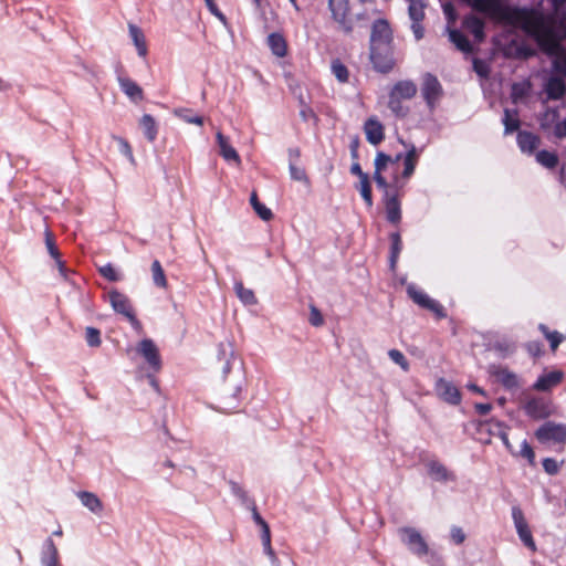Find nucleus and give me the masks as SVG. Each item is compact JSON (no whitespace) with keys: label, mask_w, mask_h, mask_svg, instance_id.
<instances>
[{"label":"nucleus","mask_w":566,"mask_h":566,"mask_svg":"<svg viewBox=\"0 0 566 566\" xmlns=\"http://www.w3.org/2000/svg\"><path fill=\"white\" fill-rule=\"evenodd\" d=\"M218 358L224 359L222 367L223 379L227 385V394L221 399L219 410L222 412L233 411L240 403V395L245 384L243 363L237 359L230 343H221L218 346Z\"/></svg>","instance_id":"1"},{"label":"nucleus","mask_w":566,"mask_h":566,"mask_svg":"<svg viewBox=\"0 0 566 566\" xmlns=\"http://www.w3.org/2000/svg\"><path fill=\"white\" fill-rule=\"evenodd\" d=\"M467 2L473 10L499 21L513 22L517 14L514 9L504 4L502 0H467Z\"/></svg>","instance_id":"2"},{"label":"nucleus","mask_w":566,"mask_h":566,"mask_svg":"<svg viewBox=\"0 0 566 566\" xmlns=\"http://www.w3.org/2000/svg\"><path fill=\"white\" fill-rule=\"evenodd\" d=\"M502 124L504 125V135L517 133L516 142L520 150L531 156V132L521 130V119L516 109L504 108Z\"/></svg>","instance_id":"3"},{"label":"nucleus","mask_w":566,"mask_h":566,"mask_svg":"<svg viewBox=\"0 0 566 566\" xmlns=\"http://www.w3.org/2000/svg\"><path fill=\"white\" fill-rule=\"evenodd\" d=\"M472 424L475 428L476 440H479L480 442L488 444L491 442L492 437H499L504 443V446L509 450H512L506 432V427L503 424V422L494 419H489L473 421Z\"/></svg>","instance_id":"4"},{"label":"nucleus","mask_w":566,"mask_h":566,"mask_svg":"<svg viewBox=\"0 0 566 566\" xmlns=\"http://www.w3.org/2000/svg\"><path fill=\"white\" fill-rule=\"evenodd\" d=\"M369 60L376 72L387 74L395 67L394 43L369 45Z\"/></svg>","instance_id":"5"},{"label":"nucleus","mask_w":566,"mask_h":566,"mask_svg":"<svg viewBox=\"0 0 566 566\" xmlns=\"http://www.w3.org/2000/svg\"><path fill=\"white\" fill-rule=\"evenodd\" d=\"M538 442L546 446H564L566 443V427L562 423L546 421L534 432Z\"/></svg>","instance_id":"6"},{"label":"nucleus","mask_w":566,"mask_h":566,"mask_svg":"<svg viewBox=\"0 0 566 566\" xmlns=\"http://www.w3.org/2000/svg\"><path fill=\"white\" fill-rule=\"evenodd\" d=\"M406 292L408 296L419 307L432 312L437 318L441 319L447 317L444 307L434 298H431L426 292L419 290L413 283L407 285Z\"/></svg>","instance_id":"7"},{"label":"nucleus","mask_w":566,"mask_h":566,"mask_svg":"<svg viewBox=\"0 0 566 566\" xmlns=\"http://www.w3.org/2000/svg\"><path fill=\"white\" fill-rule=\"evenodd\" d=\"M328 9L338 28L345 34H350L354 30V21L349 15L348 0H328Z\"/></svg>","instance_id":"8"},{"label":"nucleus","mask_w":566,"mask_h":566,"mask_svg":"<svg viewBox=\"0 0 566 566\" xmlns=\"http://www.w3.org/2000/svg\"><path fill=\"white\" fill-rule=\"evenodd\" d=\"M421 95L430 111L434 109L443 95V88L438 77L432 73H424L421 83Z\"/></svg>","instance_id":"9"},{"label":"nucleus","mask_w":566,"mask_h":566,"mask_svg":"<svg viewBox=\"0 0 566 566\" xmlns=\"http://www.w3.org/2000/svg\"><path fill=\"white\" fill-rule=\"evenodd\" d=\"M399 534L402 543L412 554L419 557L429 554V547L419 531L413 527L406 526L399 530Z\"/></svg>","instance_id":"10"},{"label":"nucleus","mask_w":566,"mask_h":566,"mask_svg":"<svg viewBox=\"0 0 566 566\" xmlns=\"http://www.w3.org/2000/svg\"><path fill=\"white\" fill-rule=\"evenodd\" d=\"M109 303L112 305V308L116 313L124 315L133 326H139V321L137 319L133 311L130 301L125 294L116 290L112 291L109 293Z\"/></svg>","instance_id":"11"},{"label":"nucleus","mask_w":566,"mask_h":566,"mask_svg":"<svg viewBox=\"0 0 566 566\" xmlns=\"http://www.w3.org/2000/svg\"><path fill=\"white\" fill-rule=\"evenodd\" d=\"M394 34L386 19H376L371 24L369 45L392 44Z\"/></svg>","instance_id":"12"},{"label":"nucleus","mask_w":566,"mask_h":566,"mask_svg":"<svg viewBox=\"0 0 566 566\" xmlns=\"http://www.w3.org/2000/svg\"><path fill=\"white\" fill-rule=\"evenodd\" d=\"M564 379V373L560 369L544 368L533 384V390L548 392L558 386Z\"/></svg>","instance_id":"13"},{"label":"nucleus","mask_w":566,"mask_h":566,"mask_svg":"<svg viewBox=\"0 0 566 566\" xmlns=\"http://www.w3.org/2000/svg\"><path fill=\"white\" fill-rule=\"evenodd\" d=\"M386 220L391 224H399L401 221V202L398 191L382 193Z\"/></svg>","instance_id":"14"},{"label":"nucleus","mask_w":566,"mask_h":566,"mask_svg":"<svg viewBox=\"0 0 566 566\" xmlns=\"http://www.w3.org/2000/svg\"><path fill=\"white\" fill-rule=\"evenodd\" d=\"M434 390L438 397L449 405L457 406L461 402L460 390L453 385V382L444 378L437 379Z\"/></svg>","instance_id":"15"},{"label":"nucleus","mask_w":566,"mask_h":566,"mask_svg":"<svg viewBox=\"0 0 566 566\" xmlns=\"http://www.w3.org/2000/svg\"><path fill=\"white\" fill-rule=\"evenodd\" d=\"M564 35L566 38V21L563 24ZM546 50L549 54L554 55L555 69L566 74V49L562 42L555 38H552L546 43Z\"/></svg>","instance_id":"16"},{"label":"nucleus","mask_w":566,"mask_h":566,"mask_svg":"<svg viewBox=\"0 0 566 566\" xmlns=\"http://www.w3.org/2000/svg\"><path fill=\"white\" fill-rule=\"evenodd\" d=\"M137 352L145 358L147 364L155 370H159L161 367V359L159 356L158 348L153 339H143L137 348Z\"/></svg>","instance_id":"17"},{"label":"nucleus","mask_w":566,"mask_h":566,"mask_svg":"<svg viewBox=\"0 0 566 566\" xmlns=\"http://www.w3.org/2000/svg\"><path fill=\"white\" fill-rule=\"evenodd\" d=\"M512 518L518 537L526 547L531 548V531L520 506H512Z\"/></svg>","instance_id":"18"},{"label":"nucleus","mask_w":566,"mask_h":566,"mask_svg":"<svg viewBox=\"0 0 566 566\" xmlns=\"http://www.w3.org/2000/svg\"><path fill=\"white\" fill-rule=\"evenodd\" d=\"M429 476L436 482L447 483L455 481L453 472L449 471L447 467L438 460H430L426 463Z\"/></svg>","instance_id":"19"},{"label":"nucleus","mask_w":566,"mask_h":566,"mask_svg":"<svg viewBox=\"0 0 566 566\" xmlns=\"http://www.w3.org/2000/svg\"><path fill=\"white\" fill-rule=\"evenodd\" d=\"M117 82L122 90V92L133 102L138 103L144 98V92L142 87L132 78L127 76H123L120 74L117 75Z\"/></svg>","instance_id":"20"},{"label":"nucleus","mask_w":566,"mask_h":566,"mask_svg":"<svg viewBox=\"0 0 566 566\" xmlns=\"http://www.w3.org/2000/svg\"><path fill=\"white\" fill-rule=\"evenodd\" d=\"M462 28L473 35L476 43L483 42L485 38V23L481 18L474 14L467 15L462 21Z\"/></svg>","instance_id":"21"},{"label":"nucleus","mask_w":566,"mask_h":566,"mask_svg":"<svg viewBox=\"0 0 566 566\" xmlns=\"http://www.w3.org/2000/svg\"><path fill=\"white\" fill-rule=\"evenodd\" d=\"M364 130L366 134V139L374 146L380 144L385 138L384 126L375 117H370L365 122Z\"/></svg>","instance_id":"22"},{"label":"nucleus","mask_w":566,"mask_h":566,"mask_svg":"<svg viewBox=\"0 0 566 566\" xmlns=\"http://www.w3.org/2000/svg\"><path fill=\"white\" fill-rule=\"evenodd\" d=\"M59 551L52 537H48L41 548L40 562L42 566H59Z\"/></svg>","instance_id":"23"},{"label":"nucleus","mask_w":566,"mask_h":566,"mask_svg":"<svg viewBox=\"0 0 566 566\" xmlns=\"http://www.w3.org/2000/svg\"><path fill=\"white\" fill-rule=\"evenodd\" d=\"M417 94V85L411 80H401L394 84L388 95L399 99H411Z\"/></svg>","instance_id":"24"},{"label":"nucleus","mask_w":566,"mask_h":566,"mask_svg":"<svg viewBox=\"0 0 566 566\" xmlns=\"http://www.w3.org/2000/svg\"><path fill=\"white\" fill-rule=\"evenodd\" d=\"M446 31L448 32L449 41L459 51L465 54L473 52V45L463 32L458 29H451L449 25H447Z\"/></svg>","instance_id":"25"},{"label":"nucleus","mask_w":566,"mask_h":566,"mask_svg":"<svg viewBox=\"0 0 566 566\" xmlns=\"http://www.w3.org/2000/svg\"><path fill=\"white\" fill-rule=\"evenodd\" d=\"M492 375L505 389L513 390L518 388L520 382L517 375L510 371L507 368L501 366L495 367Z\"/></svg>","instance_id":"26"},{"label":"nucleus","mask_w":566,"mask_h":566,"mask_svg":"<svg viewBox=\"0 0 566 566\" xmlns=\"http://www.w3.org/2000/svg\"><path fill=\"white\" fill-rule=\"evenodd\" d=\"M217 144L220 149V155L227 161H235L240 163V156L238 151L229 144L228 138L221 133L218 132L216 135Z\"/></svg>","instance_id":"27"},{"label":"nucleus","mask_w":566,"mask_h":566,"mask_svg":"<svg viewBox=\"0 0 566 566\" xmlns=\"http://www.w3.org/2000/svg\"><path fill=\"white\" fill-rule=\"evenodd\" d=\"M390 239V251H389V270L391 272L396 271L398 259L400 255V252L402 250V241L399 232H392L389 235Z\"/></svg>","instance_id":"28"},{"label":"nucleus","mask_w":566,"mask_h":566,"mask_svg":"<svg viewBox=\"0 0 566 566\" xmlns=\"http://www.w3.org/2000/svg\"><path fill=\"white\" fill-rule=\"evenodd\" d=\"M268 45L273 55L284 57L287 53V43L284 36L279 32L270 33L268 36Z\"/></svg>","instance_id":"29"},{"label":"nucleus","mask_w":566,"mask_h":566,"mask_svg":"<svg viewBox=\"0 0 566 566\" xmlns=\"http://www.w3.org/2000/svg\"><path fill=\"white\" fill-rule=\"evenodd\" d=\"M45 245H46L49 254L51 255L52 259H54L60 274L63 277H66L67 269L65 266V263L61 259V254L59 252L57 247L55 245V242H54L50 231L45 232Z\"/></svg>","instance_id":"30"},{"label":"nucleus","mask_w":566,"mask_h":566,"mask_svg":"<svg viewBox=\"0 0 566 566\" xmlns=\"http://www.w3.org/2000/svg\"><path fill=\"white\" fill-rule=\"evenodd\" d=\"M77 497L80 499L83 506H85L88 511L94 514H101L103 511V503L98 499V496L88 491H80L77 493Z\"/></svg>","instance_id":"31"},{"label":"nucleus","mask_w":566,"mask_h":566,"mask_svg":"<svg viewBox=\"0 0 566 566\" xmlns=\"http://www.w3.org/2000/svg\"><path fill=\"white\" fill-rule=\"evenodd\" d=\"M128 32L134 45L136 46L138 55L140 57H145L147 55V45L142 29L133 23H129Z\"/></svg>","instance_id":"32"},{"label":"nucleus","mask_w":566,"mask_h":566,"mask_svg":"<svg viewBox=\"0 0 566 566\" xmlns=\"http://www.w3.org/2000/svg\"><path fill=\"white\" fill-rule=\"evenodd\" d=\"M144 136L150 143L155 142L158 134V127L155 118L150 114H144L139 120Z\"/></svg>","instance_id":"33"},{"label":"nucleus","mask_w":566,"mask_h":566,"mask_svg":"<svg viewBox=\"0 0 566 566\" xmlns=\"http://www.w3.org/2000/svg\"><path fill=\"white\" fill-rule=\"evenodd\" d=\"M230 491L233 496H235L241 505H243L245 509L249 506H253L255 503L253 499H251L248 494V492L241 486L238 482L230 480L229 481Z\"/></svg>","instance_id":"34"},{"label":"nucleus","mask_w":566,"mask_h":566,"mask_svg":"<svg viewBox=\"0 0 566 566\" xmlns=\"http://www.w3.org/2000/svg\"><path fill=\"white\" fill-rule=\"evenodd\" d=\"M531 91V76L525 78L522 83H513L511 88V98L514 104H517Z\"/></svg>","instance_id":"35"},{"label":"nucleus","mask_w":566,"mask_h":566,"mask_svg":"<svg viewBox=\"0 0 566 566\" xmlns=\"http://www.w3.org/2000/svg\"><path fill=\"white\" fill-rule=\"evenodd\" d=\"M538 329L543 334V336L548 340L552 353H555L557 350L559 344L564 339L563 334H560L557 331H551L544 324H539Z\"/></svg>","instance_id":"36"},{"label":"nucleus","mask_w":566,"mask_h":566,"mask_svg":"<svg viewBox=\"0 0 566 566\" xmlns=\"http://www.w3.org/2000/svg\"><path fill=\"white\" fill-rule=\"evenodd\" d=\"M234 292L244 305H255L258 300L252 290L244 287L242 282H234Z\"/></svg>","instance_id":"37"},{"label":"nucleus","mask_w":566,"mask_h":566,"mask_svg":"<svg viewBox=\"0 0 566 566\" xmlns=\"http://www.w3.org/2000/svg\"><path fill=\"white\" fill-rule=\"evenodd\" d=\"M552 412L553 407L548 399H536L533 397V418H545Z\"/></svg>","instance_id":"38"},{"label":"nucleus","mask_w":566,"mask_h":566,"mask_svg":"<svg viewBox=\"0 0 566 566\" xmlns=\"http://www.w3.org/2000/svg\"><path fill=\"white\" fill-rule=\"evenodd\" d=\"M424 0H408V14L411 21H422L424 19Z\"/></svg>","instance_id":"39"},{"label":"nucleus","mask_w":566,"mask_h":566,"mask_svg":"<svg viewBox=\"0 0 566 566\" xmlns=\"http://www.w3.org/2000/svg\"><path fill=\"white\" fill-rule=\"evenodd\" d=\"M250 203H251L253 210L255 211V213L262 220L269 221L273 217V213H272L271 209H269L265 205L260 202L256 192H252L251 193V196H250Z\"/></svg>","instance_id":"40"},{"label":"nucleus","mask_w":566,"mask_h":566,"mask_svg":"<svg viewBox=\"0 0 566 566\" xmlns=\"http://www.w3.org/2000/svg\"><path fill=\"white\" fill-rule=\"evenodd\" d=\"M388 108L398 118H405L409 108L402 105V99L388 95Z\"/></svg>","instance_id":"41"},{"label":"nucleus","mask_w":566,"mask_h":566,"mask_svg":"<svg viewBox=\"0 0 566 566\" xmlns=\"http://www.w3.org/2000/svg\"><path fill=\"white\" fill-rule=\"evenodd\" d=\"M151 274H153V282L158 287H166L167 286V280L164 272V269L158 260H155L151 263Z\"/></svg>","instance_id":"42"},{"label":"nucleus","mask_w":566,"mask_h":566,"mask_svg":"<svg viewBox=\"0 0 566 566\" xmlns=\"http://www.w3.org/2000/svg\"><path fill=\"white\" fill-rule=\"evenodd\" d=\"M175 115L188 124H195L198 126H201L203 124V117L199 115H192L191 111L188 108L175 109Z\"/></svg>","instance_id":"43"},{"label":"nucleus","mask_w":566,"mask_h":566,"mask_svg":"<svg viewBox=\"0 0 566 566\" xmlns=\"http://www.w3.org/2000/svg\"><path fill=\"white\" fill-rule=\"evenodd\" d=\"M358 190H359L360 196L364 199L366 206L368 208H371L374 205V200H373V192H371L369 177H365L361 180H359Z\"/></svg>","instance_id":"44"},{"label":"nucleus","mask_w":566,"mask_h":566,"mask_svg":"<svg viewBox=\"0 0 566 566\" xmlns=\"http://www.w3.org/2000/svg\"><path fill=\"white\" fill-rule=\"evenodd\" d=\"M536 161L543 167L552 169L557 165L558 158L554 153L542 150L536 154Z\"/></svg>","instance_id":"45"},{"label":"nucleus","mask_w":566,"mask_h":566,"mask_svg":"<svg viewBox=\"0 0 566 566\" xmlns=\"http://www.w3.org/2000/svg\"><path fill=\"white\" fill-rule=\"evenodd\" d=\"M546 91L549 97L558 98L563 95L565 91V85L562 80L553 77L548 81L546 85Z\"/></svg>","instance_id":"46"},{"label":"nucleus","mask_w":566,"mask_h":566,"mask_svg":"<svg viewBox=\"0 0 566 566\" xmlns=\"http://www.w3.org/2000/svg\"><path fill=\"white\" fill-rule=\"evenodd\" d=\"M472 67L480 78H488L490 76L491 69L488 61L474 57L472 60Z\"/></svg>","instance_id":"47"},{"label":"nucleus","mask_w":566,"mask_h":566,"mask_svg":"<svg viewBox=\"0 0 566 566\" xmlns=\"http://www.w3.org/2000/svg\"><path fill=\"white\" fill-rule=\"evenodd\" d=\"M332 72L340 83L348 81V70L340 61L336 60L332 63Z\"/></svg>","instance_id":"48"},{"label":"nucleus","mask_w":566,"mask_h":566,"mask_svg":"<svg viewBox=\"0 0 566 566\" xmlns=\"http://www.w3.org/2000/svg\"><path fill=\"white\" fill-rule=\"evenodd\" d=\"M85 340L90 347H97L101 345V332L95 327H86Z\"/></svg>","instance_id":"49"},{"label":"nucleus","mask_w":566,"mask_h":566,"mask_svg":"<svg viewBox=\"0 0 566 566\" xmlns=\"http://www.w3.org/2000/svg\"><path fill=\"white\" fill-rule=\"evenodd\" d=\"M389 358L397 365H399L402 370L408 371L409 370V363L405 355L398 350V349H390L388 352Z\"/></svg>","instance_id":"50"},{"label":"nucleus","mask_w":566,"mask_h":566,"mask_svg":"<svg viewBox=\"0 0 566 566\" xmlns=\"http://www.w3.org/2000/svg\"><path fill=\"white\" fill-rule=\"evenodd\" d=\"M290 176L293 180L308 182L305 169L297 167L294 163H289Z\"/></svg>","instance_id":"51"},{"label":"nucleus","mask_w":566,"mask_h":566,"mask_svg":"<svg viewBox=\"0 0 566 566\" xmlns=\"http://www.w3.org/2000/svg\"><path fill=\"white\" fill-rule=\"evenodd\" d=\"M392 157L385 154L384 151H378L374 161L375 171L381 172L386 166L391 163Z\"/></svg>","instance_id":"52"},{"label":"nucleus","mask_w":566,"mask_h":566,"mask_svg":"<svg viewBox=\"0 0 566 566\" xmlns=\"http://www.w3.org/2000/svg\"><path fill=\"white\" fill-rule=\"evenodd\" d=\"M563 462H558L557 460L553 459V458H545L543 460V469L544 471L549 474V475H555L559 472V469H560V464Z\"/></svg>","instance_id":"53"},{"label":"nucleus","mask_w":566,"mask_h":566,"mask_svg":"<svg viewBox=\"0 0 566 566\" xmlns=\"http://www.w3.org/2000/svg\"><path fill=\"white\" fill-rule=\"evenodd\" d=\"M99 273L103 277L111 282H117L119 280V275L111 263L101 266Z\"/></svg>","instance_id":"54"},{"label":"nucleus","mask_w":566,"mask_h":566,"mask_svg":"<svg viewBox=\"0 0 566 566\" xmlns=\"http://www.w3.org/2000/svg\"><path fill=\"white\" fill-rule=\"evenodd\" d=\"M308 321H310L311 325H313L315 327H318V326L323 325V323H324V318H323L321 311L314 305L310 306Z\"/></svg>","instance_id":"55"},{"label":"nucleus","mask_w":566,"mask_h":566,"mask_svg":"<svg viewBox=\"0 0 566 566\" xmlns=\"http://www.w3.org/2000/svg\"><path fill=\"white\" fill-rule=\"evenodd\" d=\"M301 109H300V117L304 122H308L311 118H316V115L314 111L308 106L303 97L300 98Z\"/></svg>","instance_id":"56"},{"label":"nucleus","mask_w":566,"mask_h":566,"mask_svg":"<svg viewBox=\"0 0 566 566\" xmlns=\"http://www.w3.org/2000/svg\"><path fill=\"white\" fill-rule=\"evenodd\" d=\"M377 187L379 189H381L384 191V193H389V192H392L391 191V187H390V184H388V181L386 180V178L382 176L381 172H378V171H374V176H373Z\"/></svg>","instance_id":"57"},{"label":"nucleus","mask_w":566,"mask_h":566,"mask_svg":"<svg viewBox=\"0 0 566 566\" xmlns=\"http://www.w3.org/2000/svg\"><path fill=\"white\" fill-rule=\"evenodd\" d=\"M119 145V151L125 156L127 157L130 161H134V156H133V151H132V147L130 145L128 144V142L122 137H116L115 138Z\"/></svg>","instance_id":"58"},{"label":"nucleus","mask_w":566,"mask_h":566,"mask_svg":"<svg viewBox=\"0 0 566 566\" xmlns=\"http://www.w3.org/2000/svg\"><path fill=\"white\" fill-rule=\"evenodd\" d=\"M451 539L457 544H462L465 539V534L461 527L452 526L450 531Z\"/></svg>","instance_id":"59"},{"label":"nucleus","mask_w":566,"mask_h":566,"mask_svg":"<svg viewBox=\"0 0 566 566\" xmlns=\"http://www.w3.org/2000/svg\"><path fill=\"white\" fill-rule=\"evenodd\" d=\"M209 11L217 17L221 22L226 23V15L219 10L218 6L213 0H205Z\"/></svg>","instance_id":"60"},{"label":"nucleus","mask_w":566,"mask_h":566,"mask_svg":"<svg viewBox=\"0 0 566 566\" xmlns=\"http://www.w3.org/2000/svg\"><path fill=\"white\" fill-rule=\"evenodd\" d=\"M359 145H360L359 137L358 136H354L350 139V143H349V153H350V157H352L353 160H358L359 159V153H358Z\"/></svg>","instance_id":"61"},{"label":"nucleus","mask_w":566,"mask_h":566,"mask_svg":"<svg viewBox=\"0 0 566 566\" xmlns=\"http://www.w3.org/2000/svg\"><path fill=\"white\" fill-rule=\"evenodd\" d=\"M416 169V163L409 159H403V170L401 174V178L409 179Z\"/></svg>","instance_id":"62"},{"label":"nucleus","mask_w":566,"mask_h":566,"mask_svg":"<svg viewBox=\"0 0 566 566\" xmlns=\"http://www.w3.org/2000/svg\"><path fill=\"white\" fill-rule=\"evenodd\" d=\"M247 509L252 512V518L255 522V524L261 527V530L264 528V525H269L258 512L255 503L253 504V506H249Z\"/></svg>","instance_id":"63"},{"label":"nucleus","mask_w":566,"mask_h":566,"mask_svg":"<svg viewBox=\"0 0 566 566\" xmlns=\"http://www.w3.org/2000/svg\"><path fill=\"white\" fill-rule=\"evenodd\" d=\"M421 22L422 21H411V30L417 41L421 40L424 35V29Z\"/></svg>","instance_id":"64"}]
</instances>
